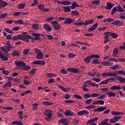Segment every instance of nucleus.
Segmentation results:
<instances>
[{
  "label": "nucleus",
  "instance_id": "nucleus-3",
  "mask_svg": "<svg viewBox=\"0 0 125 125\" xmlns=\"http://www.w3.org/2000/svg\"><path fill=\"white\" fill-rule=\"evenodd\" d=\"M102 77H117V74L112 72L104 73L102 74Z\"/></svg>",
  "mask_w": 125,
  "mask_h": 125
},
{
  "label": "nucleus",
  "instance_id": "nucleus-7",
  "mask_svg": "<svg viewBox=\"0 0 125 125\" xmlns=\"http://www.w3.org/2000/svg\"><path fill=\"white\" fill-rule=\"evenodd\" d=\"M75 21V19H73V18H66L65 19V21H63V23H64V24H72V23H73V22Z\"/></svg>",
  "mask_w": 125,
  "mask_h": 125
},
{
  "label": "nucleus",
  "instance_id": "nucleus-53",
  "mask_svg": "<svg viewBox=\"0 0 125 125\" xmlns=\"http://www.w3.org/2000/svg\"><path fill=\"white\" fill-rule=\"evenodd\" d=\"M91 58H100V56L97 54L91 55Z\"/></svg>",
  "mask_w": 125,
  "mask_h": 125
},
{
  "label": "nucleus",
  "instance_id": "nucleus-17",
  "mask_svg": "<svg viewBox=\"0 0 125 125\" xmlns=\"http://www.w3.org/2000/svg\"><path fill=\"white\" fill-rule=\"evenodd\" d=\"M97 26H98V23H95L91 27H90L88 30V32H92V31H94L96 28H97Z\"/></svg>",
  "mask_w": 125,
  "mask_h": 125
},
{
  "label": "nucleus",
  "instance_id": "nucleus-62",
  "mask_svg": "<svg viewBox=\"0 0 125 125\" xmlns=\"http://www.w3.org/2000/svg\"><path fill=\"white\" fill-rule=\"evenodd\" d=\"M100 2V1H99V0H96L92 1V3H93V4H96V5L99 4Z\"/></svg>",
  "mask_w": 125,
  "mask_h": 125
},
{
  "label": "nucleus",
  "instance_id": "nucleus-9",
  "mask_svg": "<svg viewBox=\"0 0 125 125\" xmlns=\"http://www.w3.org/2000/svg\"><path fill=\"white\" fill-rule=\"evenodd\" d=\"M121 118H122L121 116H116V117H113V118L110 120V123H111V124H114L115 123H117L118 120H121Z\"/></svg>",
  "mask_w": 125,
  "mask_h": 125
},
{
  "label": "nucleus",
  "instance_id": "nucleus-54",
  "mask_svg": "<svg viewBox=\"0 0 125 125\" xmlns=\"http://www.w3.org/2000/svg\"><path fill=\"white\" fill-rule=\"evenodd\" d=\"M109 82L108 79L105 80L104 81L102 82L101 83H99V85L100 84H107Z\"/></svg>",
  "mask_w": 125,
  "mask_h": 125
},
{
  "label": "nucleus",
  "instance_id": "nucleus-40",
  "mask_svg": "<svg viewBox=\"0 0 125 125\" xmlns=\"http://www.w3.org/2000/svg\"><path fill=\"white\" fill-rule=\"evenodd\" d=\"M26 4L21 3L18 4V7L19 8V9H22V8H24Z\"/></svg>",
  "mask_w": 125,
  "mask_h": 125
},
{
  "label": "nucleus",
  "instance_id": "nucleus-47",
  "mask_svg": "<svg viewBox=\"0 0 125 125\" xmlns=\"http://www.w3.org/2000/svg\"><path fill=\"white\" fill-rule=\"evenodd\" d=\"M7 13H4V14H2L0 15V19H3V18H5L6 16H7L8 15Z\"/></svg>",
  "mask_w": 125,
  "mask_h": 125
},
{
  "label": "nucleus",
  "instance_id": "nucleus-32",
  "mask_svg": "<svg viewBox=\"0 0 125 125\" xmlns=\"http://www.w3.org/2000/svg\"><path fill=\"white\" fill-rule=\"evenodd\" d=\"M12 55L14 57L19 56L20 55V53H19V51L15 50L12 52Z\"/></svg>",
  "mask_w": 125,
  "mask_h": 125
},
{
  "label": "nucleus",
  "instance_id": "nucleus-29",
  "mask_svg": "<svg viewBox=\"0 0 125 125\" xmlns=\"http://www.w3.org/2000/svg\"><path fill=\"white\" fill-rule=\"evenodd\" d=\"M53 28L56 30V31H58V30H60V29H61V25L59 23L56 25H54Z\"/></svg>",
  "mask_w": 125,
  "mask_h": 125
},
{
  "label": "nucleus",
  "instance_id": "nucleus-39",
  "mask_svg": "<svg viewBox=\"0 0 125 125\" xmlns=\"http://www.w3.org/2000/svg\"><path fill=\"white\" fill-rule=\"evenodd\" d=\"M71 13L73 16H78L80 14L78 11H72Z\"/></svg>",
  "mask_w": 125,
  "mask_h": 125
},
{
  "label": "nucleus",
  "instance_id": "nucleus-2",
  "mask_svg": "<svg viewBox=\"0 0 125 125\" xmlns=\"http://www.w3.org/2000/svg\"><path fill=\"white\" fill-rule=\"evenodd\" d=\"M15 64L16 66V67H18V68H22L25 67L26 63L24 62L23 61H16L15 62Z\"/></svg>",
  "mask_w": 125,
  "mask_h": 125
},
{
  "label": "nucleus",
  "instance_id": "nucleus-30",
  "mask_svg": "<svg viewBox=\"0 0 125 125\" xmlns=\"http://www.w3.org/2000/svg\"><path fill=\"white\" fill-rule=\"evenodd\" d=\"M111 113L112 115L114 116H121V115H124V114L121 112L111 111Z\"/></svg>",
  "mask_w": 125,
  "mask_h": 125
},
{
  "label": "nucleus",
  "instance_id": "nucleus-43",
  "mask_svg": "<svg viewBox=\"0 0 125 125\" xmlns=\"http://www.w3.org/2000/svg\"><path fill=\"white\" fill-rule=\"evenodd\" d=\"M31 69V66L30 65H25L23 67H22V69L24 71H28Z\"/></svg>",
  "mask_w": 125,
  "mask_h": 125
},
{
  "label": "nucleus",
  "instance_id": "nucleus-23",
  "mask_svg": "<svg viewBox=\"0 0 125 125\" xmlns=\"http://www.w3.org/2000/svg\"><path fill=\"white\" fill-rule=\"evenodd\" d=\"M99 118L98 117H95L94 118L92 119L89 120L87 122H86V125H88V124H90V123H94V122H97L98 121Z\"/></svg>",
  "mask_w": 125,
  "mask_h": 125
},
{
  "label": "nucleus",
  "instance_id": "nucleus-4",
  "mask_svg": "<svg viewBox=\"0 0 125 125\" xmlns=\"http://www.w3.org/2000/svg\"><path fill=\"white\" fill-rule=\"evenodd\" d=\"M108 121H109V119H105L102 123L99 124V125H113L111 123H108ZM114 125H120V123H116Z\"/></svg>",
  "mask_w": 125,
  "mask_h": 125
},
{
  "label": "nucleus",
  "instance_id": "nucleus-52",
  "mask_svg": "<svg viewBox=\"0 0 125 125\" xmlns=\"http://www.w3.org/2000/svg\"><path fill=\"white\" fill-rule=\"evenodd\" d=\"M39 65H42V66H44L45 65V62L44 61L38 60Z\"/></svg>",
  "mask_w": 125,
  "mask_h": 125
},
{
  "label": "nucleus",
  "instance_id": "nucleus-24",
  "mask_svg": "<svg viewBox=\"0 0 125 125\" xmlns=\"http://www.w3.org/2000/svg\"><path fill=\"white\" fill-rule=\"evenodd\" d=\"M32 36H33V37H35V38H34V40L35 41H39V40H40V37H41V34L33 33Z\"/></svg>",
  "mask_w": 125,
  "mask_h": 125
},
{
  "label": "nucleus",
  "instance_id": "nucleus-60",
  "mask_svg": "<svg viewBox=\"0 0 125 125\" xmlns=\"http://www.w3.org/2000/svg\"><path fill=\"white\" fill-rule=\"evenodd\" d=\"M2 74H3V75H6V76H8L9 75V71L7 70H3L2 71Z\"/></svg>",
  "mask_w": 125,
  "mask_h": 125
},
{
  "label": "nucleus",
  "instance_id": "nucleus-22",
  "mask_svg": "<svg viewBox=\"0 0 125 125\" xmlns=\"http://www.w3.org/2000/svg\"><path fill=\"white\" fill-rule=\"evenodd\" d=\"M59 87L60 88V89H62V91H64V92H67V91H70L71 89H69L68 88H65L64 86L61 85H59Z\"/></svg>",
  "mask_w": 125,
  "mask_h": 125
},
{
  "label": "nucleus",
  "instance_id": "nucleus-35",
  "mask_svg": "<svg viewBox=\"0 0 125 125\" xmlns=\"http://www.w3.org/2000/svg\"><path fill=\"white\" fill-rule=\"evenodd\" d=\"M32 27L34 30H39V27H40V24L38 23H34L32 24Z\"/></svg>",
  "mask_w": 125,
  "mask_h": 125
},
{
  "label": "nucleus",
  "instance_id": "nucleus-10",
  "mask_svg": "<svg viewBox=\"0 0 125 125\" xmlns=\"http://www.w3.org/2000/svg\"><path fill=\"white\" fill-rule=\"evenodd\" d=\"M67 71H68V72H70L71 73H74V74H77V73H79V72H80V70H79L78 68H67Z\"/></svg>",
  "mask_w": 125,
  "mask_h": 125
},
{
  "label": "nucleus",
  "instance_id": "nucleus-45",
  "mask_svg": "<svg viewBox=\"0 0 125 125\" xmlns=\"http://www.w3.org/2000/svg\"><path fill=\"white\" fill-rule=\"evenodd\" d=\"M76 4H77V2L76 1L73 2L71 4V6H70V8H71V9H75V8H76Z\"/></svg>",
  "mask_w": 125,
  "mask_h": 125
},
{
  "label": "nucleus",
  "instance_id": "nucleus-46",
  "mask_svg": "<svg viewBox=\"0 0 125 125\" xmlns=\"http://www.w3.org/2000/svg\"><path fill=\"white\" fill-rule=\"evenodd\" d=\"M87 87V85L86 84H84L83 86H82V89L83 91H89V89L86 88V87Z\"/></svg>",
  "mask_w": 125,
  "mask_h": 125
},
{
  "label": "nucleus",
  "instance_id": "nucleus-27",
  "mask_svg": "<svg viewBox=\"0 0 125 125\" xmlns=\"http://www.w3.org/2000/svg\"><path fill=\"white\" fill-rule=\"evenodd\" d=\"M90 58H91V56H88L84 58V61L86 64H88V63L91 61V59H90Z\"/></svg>",
  "mask_w": 125,
  "mask_h": 125
},
{
  "label": "nucleus",
  "instance_id": "nucleus-42",
  "mask_svg": "<svg viewBox=\"0 0 125 125\" xmlns=\"http://www.w3.org/2000/svg\"><path fill=\"white\" fill-rule=\"evenodd\" d=\"M36 71H37V69L32 68L31 70L29 72V74L31 75V76H33V75H35V74H36Z\"/></svg>",
  "mask_w": 125,
  "mask_h": 125
},
{
  "label": "nucleus",
  "instance_id": "nucleus-13",
  "mask_svg": "<svg viewBox=\"0 0 125 125\" xmlns=\"http://www.w3.org/2000/svg\"><path fill=\"white\" fill-rule=\"evenodd\" d=\"M102 65H104V66H112V65L114 64L113 62H111L110 61H106L105 62H102Z\"/></svg>",
  "mask_w": 125,
  "mask_h": 125
},
{
  "label": "nucleus",
  "instance_id": "nucleus-36",
  "mask_svg": "<svg viewBox=\"0 0 125 125\" xmlns=\"http://www.w3.org/2000/svg\"><path fill=\"white\" fill-rule=\"evenodd\" d=\"M61 124H68V119H62L59 120Z\"/></svg>",
  "mask_w": 125,
  "mask_h": 125
},
{
  "label": "nucleus",
  "instance_id": "nucleus-48",
  "mask_svg": "<svg viewBox=\"0 0 125 125\" xmlns=\"http://www.w3.org/2000/svg\"><path fill=\"white\" fill-rule=\"evenodd\" d=\"M60 72L62 74H63V75H67V74H68V71H67V70H66L65 69H61L60 70Z\"/></svg>",
  "mask_w": 125,
  "mask_h": 125
},
{
  "label": "nucleus",
  "instance_id": "nucleus-58",
  "mask_svg": "<svg viewBox=\"0 0 125 125\" xmlns=\"http://www.w3.org/2000/svg\"><path fill=\"white\" fill-rule=\"evenodd\" d=\"M92 63L93 64H100V61L98 59H95L93 60Z\"/></svg>",
  "mask_w": 125,
  "mask_h": 125
},
{
  "label": "nucleus",
  "instance_id": "nucleus-55",
  "mask_svg": "<svg viewBox=\"0 0 125 125\" xmlns=\"http://www.w3.org/2000/svg\"><path fill=\"white\" fill-rule=\"evenodd\" d=\"M38 8L40 9V10H43V8H44V5L42 4H40L38 5Z\"/></svg>",
  "mask_w": 125,
  "mask_h": 125
},
{
  "label": "nucleus",
  "instance_id": "nucleus-1",
  "mask_svg": "<svg viewBox=\"0 0 125 125\" xmlns=\"http://www.w3.org/2000/svg\"><path fill=\"white\" fill-rule=\"evenodd\" d=\"M0 49L1 51H3V53L1 51H0V58L1 59V60H3V61H8V56H9V54L8 53V52L6 50L5 48L4 47H0Z\"/></svg>",
  "mask_w": 125,
  "mask_h": 125
},
{
  "label": "nucleus",
  "instance_id": "nucleus-31",
  "mask_svg": "<svg viewBox=\"0 0 125 125\" xmlns=\"http://www.w3.org/2000/svg\"><path fill=\"white\" fill-rule=\"evenodd\" d=\"M11 85H12V83H11V82L10 81H9L7 83H6L3 86V88H5V87H10V86H11Z\"/></svg>",
  "mask_w": 125,
  "mask_h": 125
},
{
  "label": "nucleus",
  "instance_id": "nucleus-63",
  "mask_svg": "<svg viewBox=\"0 0 125 125\" xmlns=\"http://www.w3.org/2000/svg\"><path fill=\"white\" fill-rule=\"evenodd\" d=\"M46 36L47 37L48 40H50V41H52V40H53V36H52V35H47Z\"/></svg>",
  "mask_w": 125,
  "mask_h": 125
},
{
  "label": "nucleus",
  "instance_id": "nucleus-18",
  "mask_svg": "<svg viewBox=\"0 0 125 125\" xmlns=\"http://www.w3.org/2000/svg\"><path fill=\"white\" fill-rule=\"evenodd\" d=\"M118 54H119V48H118V47H116L113 49L112 56L113 57H116V56H117Z\"/></svg>",
  "mask_w": 125,
  "mask_h": 125
},
{
  "label": "nucleus",
  "instance_id": "nucleus-5",
  "mask_svg": "<svg viewBox=\"0 0 125 125\" xmlns=\"http://www.w3.org/2000/svg\"><path fill=\"white\" fill-rule=\"evenodd\" d=\"M104 35H105V36H104V43H107V42H110V40L109 39V36H110V35L109 34L108 31L104 32Z\"/></svg>",
  "mask_w": 125,
  "mask_h": 125
},
{
  "label": "nucleus",
  "instance_id": "nucleus-33",
  "mask_svg": "<svg viewBox=\"0 0 125 125\" xmlns=\"http://www.w3.org/2000/svg\"><path fill=\"white\" fill-rule=\"evenodd\" d=\"M15 24H20L21 25H25L24 21L22 20H18L14 21Z\"/></svg>",
  "mask_w": 125,
  "mask_h": 125
},
{
  "label": "nucleus",
  "instance_id": "nucleus-50",
  "mask_svg": "<svg viewBox=\"0 0 125 125\" xmlns=\"http://www.w3.org/2000/svg\"><path fill=\"white\" fill-rule=\"evenodd\" d=\"M84 24L83 21L80 22H75L74 23V25H76V26H83Z\"/></svg>",
  "mask_w": 125,
  "mask_h": 125
},
{
  "label": "nucleus",
  "instance_id": "nucleus-11",
  "mask_svg": "<svg viewBox=\"0 0 125 125\" xmlns=\"http://www.w3.org/2000/svg\"><path fill=\"white\" fill-rule=\"evenodd\" d=\"M43 28L47 32H51L52 28L50 27V25L47 23L43 24Z\"/></svg>",
  "mask_w": 125,
  "mask_h": 125
},
{
  "label": "nucleus",
  "instance_id": "nucleus-12",
  "mask_svg": "<svg viewBox=\"0 0 125 125\" xmlns=\"http://www.w3.org/2000/svg\"><path fill=\"white\" fill-rule=\"evenodd\" d=\"M44 115L47 117H52L53 113H52V110L45 109Z\"/></svg>",
  "mask_w": 125,
  "mask_h": 125
},
{
  "label": "nucleus",
  "instance_id": "nucleus-38",
  "mask_svg": "<svg viewBox=\"0 0 125 125\" xmlns=\"http://www.w3.org/2000/svg\"><path fill=\"white\" fill-rule=\"evenodd\" d=\"M117 11H118V6H115L113 7L112 10L111 11V15H114V14L115 13V12H117Z\"/></svg>",
  "mask_w": 125,
  "mask_h": 125
},
{
  "label": "nucleus",
  "instance_id": "nucleus-28",
  "mask_svg": "<svg viewBox=\"0 0 125 125\" xmlns=\"http://www.w3.org/2000/svg\"><path fill=\"white\" fill-rule=\"evenodd\" d=\"M109 36H111L113 38V39H117L119 37V35L116 34V33H113L110 31H107Z\"/></svg>",
  "mask_w": 125,
  "mask_h": 125
},
{
  "label": "nucleus",
  "instance_id": "nucleus-49",
  "mask_svg": "<svg viewBox=\"0 0 125 125\" xmlns=\"http://www.w3.org/2000/svg\"><path fill=\"white\" fill-rule=\"evenodd\" d=\"M4 31H5V32H6L7 33H8V34H13L14 33L13 31H12L9 28H4Z\"/></svg>",
  "mask_w": 125,
  "mask_h": 125
},
{
  "label": "nucleus",
  "instance_id": "nucleus-51",
  "mask_svg": "<svg viewBox=\"0 0 125 125\" xmlns=\"http://www.w3.org/2000/svg\"><path fill=\"white\" fill-rule=\"evenodd\" d=\"M90 97H91L90 94H85L83 95V98H84V99H87V98H90Z\"/></svg>",
  "mask_w": 125,
  "mask_h": 125
},
{
  "label": "nucleus",
  "instance_id": "nucleus-56",
  "mask_svg": "<svg viewBox=\"0 0 125 125\" xmlns=\"http://www.w3.org/2000/svg\"><path fill=\"white\" fill-rule=\"evenodd\" d=\"M71 3V2L70 1H68V0L63 1V5H70Z\"/></svg>",
  "mask_w": 125,
  "mask_h": 125
},
{
  "label": "nucleus",
  "instance_id": "nucleus-6",
  "mask_svg": "<svg viewBox=\"0 0 125 125\" xmlns=\"http://www.w3.org/2000/svg\"><path fill=\"white\" fill-rule=\"evenodd\" d=\"M107 107L106 106H99L98 108L94 109V112H98L99 113H100V112H103V111H105V110H106Z\"/></svg>",
  "mask_w": 125,
  "mask_h": 125
},
{
  "label": "nucleus",
  "instance_id": "nucleus-21",
  "mask_svg": "<svg viewBox=\"0 0 125 125\" xmlns=\"http://www.w3.org/2000/svg\"><path fill=\"white\" fill-rule=\"evenodd\" d=\"M107 6H105V9H108V10H110L111 8H113V6H114V4H112L111 2L106 3Z\"/></svg>",
  "mask_w": 125,
  "mask_h": 125
},
{
  "label": "nucleus",
  "instance_id": "nucleus-16",
  "mask_svg": "<svg viewBox=\"0 0 125 125\" xmlns=\"http://www.w3.org/2000/svg\"><path fill=\"white\" fill-rule=\"evenodd\" d=\"M116 79L117 81H119V83H125V78L122 76H117L116 77Z\"/></svg>",
  "mask_w": 125,
  "mask_h": 125
},
{
  "label": "nucleus",
  "instance_id": "nucleus-25",
  "mask_svg": "<svg viewBox=\"0 0 125 125\" xmlns=\"http://www.w3.org/2000/svg\"><path fill=\"white\" fill-rule=\"evenodd\" d=\"M108 96V97H116V94L113 91L108 92L106 93Z\"/></svg>",
  "mask_w": 125,
  "mask_h": 125
},
{
  "label": "nucleus",
  "instance_id": "nucleus-15",
  "mask_svg": "<svg viewBox=\"0 0 125 125\" xmlns=\"http://www.w3.org/2000/svg\"><path fill=\"white\" fill-rule=\"evenodd\" d=\"M77 114L78 115H79V116H83L84 114L88 115L89 113H88V111H87V110H83L78 112Z\"/></svg>",
  "mask_w": 125,
  "mask_h": 125
},
{
  "label": "nucleus",
  "instance_id": "nucleus-64",
  "mask_svg": "<svg viewBox=\"0 0 125 125\" xmlns=\"http://www.w3.org/2000/svg\"><path fill=\"white\" fill-rule=\"evenodd\" d=\"M71 95L69 94H65L64 96L65 99H69V98H71Z\"/></svg>",
  "mask_w": 125,
  "mask_h": 125
},
{
  "label": "nucleus",
  "instance_id": "nucleus-26",
  "mask_svg": "<svg viewBox=\"0 0 125 125\" xmlns=\"http://www.w3.org/2000/svg\"><path fill=\"white\" fill-rule=\"evenodd\" d=\"M43 55V53H42V52H41L39 53H38L36 57L37 59H43V57H42Z\"/></svg>",
  "mask_w": 125,
  "mask_h": 125
},
{
  "label": "nucleus",
  "instance_id": "nucleus-20",
  "mask_svg": "<svg viewBox=\"0 0 125 125\" xmlns=\"http://www.w3.org/2000/svg\"><path fill=\"white\" fill-rule=\"evenodd\" d=\"M111 90H120V89H122V87H121L120 85H113L110 87Z\"/></svg>",
  "mask_w": 125,
  "mask_h": 125
},
{
  "label": "nucleus",
  "instance_id": "nucleus-8",
  "mask_svg": "<svg viewBox=\"0 0 125 125\" xmlns=\"http://www.w3.org/2000/svg\"><path fill=\"white\" fill-rule=\"evenodd\" d=\"M112 25H115V26H123L124 22L123 21H120V20H116L111 23Z\"/></svg>",
  "mask_w": 125,
  "mask_h": 125
},
{
  "label": "nucleus",
  "instance_id": "nucleus-37",
  "mask_svg": "<svg viewBox=\"0 0 125 125\" xmlns=\"http://www.w3.org/2000/svg\"><path fill=\"white\" fill-rule=\"evenodd\" d=\"M63 9L64 12H70L71 11V8H70V6H64Z\"/></svg>",
  "mask_w": 125,
  "mask_h": 125
},
{
  "label": "nucleus",
  "instance_id": "nucleus-14",
  "mask_svg": "<svg viewBox=\"0 0 125 125\" xmlns=\"http://www.w3.org/2000/svg\"><path fill=\"white\" fill-rule=\"evenodd\" d=\"M8 5V3L3 0H0V7H5Z\"/></svg>",
  "mask_w": 125,
  "mask_h": 125
},
{
  "label": "nucleus",
  "instance_id": "nucleus-61",
  "mask_svg": "<svg viewBox=\"0 0 125 125\" xmlns=\"http://www.w3.org/2000/svg\"><path fill=\"white\" fill-rule=\"evenodd\" d=\"M91 102H92V99H90L87 100L85 101V104H87V105H89V104H90Z\"/></svg>",
  "mask_w": 125,
  "mask_h": 125
},
{
  "label": "nucleus",
  "instance_id": "nucleus-34",
  "mask_svg": "<svg viewBox=\"0 0 125 125\" xmlns=\"http://www.w3.org/2000/svg\"><path fill=\"white\" fill-rule=\"evenodd\" d=\"M43 105H44L45 106H50V105H53V103L45 101L42 102Z\"/></svg>",
  "mask_w": 125,
  "mask_h": 125
},
{
  "label": "nucleus",
  "instance_id": "nucleus-59",
  "mask_svg": "<svg viewBox=\"0 0 125 125\" xmlns=\"http://www.w3.org/2000/svg\"><path fill=\"white\" fill-rule=\"evenodd\" d=\"M68 56L69 58H74V57H75V56H76V55L72 53H70L68 54Z\"/></svg>",
  "mask_w": 125,
  "mask_h": 125
},
{
  "label": "nucleus",
  "instance_id": "nucleus-44",
  "mask_svg": "<svg viewBox=\"0 0 125 125\" xmlns=\"http://www.w3.org/2000/svg\"><path fill=\"white\" fill-rule=\"evenodd\" d=\"M18 38L19 40H21V41H26V40L24 39V35H18Z\"/></svg>",
  "mask_w": 125,
  "mask_h": 125
},
{
  "label": "nucleus",
  "instance_id": "nucleus-41",
  "mask_svg": "<svg viewBox=\"0 0 125 125\" xmlns=\"http://www.w3.org/2000/svg\"><path fill=\"white\" fill-rule=\"evenodd\" d=\"M119 68L120 65H119L118 64H115L113 66L110 67V69H111V70H117V69H119Z\"/></svg>",
  "mask_w": 125,
  "mask_h": 125
},
{
  "label": "nucleus",
  "instance_id": "nucleus-19",
  "mask_svg": "<svg viewBox=\"0 0 125 125\" xmlns=\"http://www.w3.org/2000/svg\"><path fill=\"white\" fill-rule=\"evenodd\" d=\"M64 115L65 116H69V117H71L72 116H75V114H74V112H72L71 110H68L65 111Z\"/></svg>",
  "mask_w": 125,
  "mask_h": 125
},
{
  "label": "nucleus",
  "instance_id": "nucleus-57",
  "mask_svg": "<svg viewBox=\"0 0 125 125\" xmlns=\"http://www.w3.org/2000/svg\"><path fill=\"white\" fill-rule=\"evenodd\" d=\"M65 103L66 104H72V103H75L76 102L75 101L71 100H65L64 101Z\"/></svg>",
  "mask_w": 125,
  "mask_h": 125
}]
</instances>
